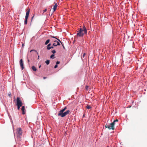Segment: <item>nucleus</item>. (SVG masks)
<instances>
[{
  "instance_id": "37",
  "label": "nucleus",
  "mask_w": 147,
  "mask_h": 147,
  "mask_svg": "<svg viewBox=\"0 0 147 147\" xmlns=\"http://www.w3.org/2000/svg\"><path fill=\"white\" fill-rule=\"evenodd\" d=\"M51 47V46H49V47Z\"/></svg>"
},
{
  "instance_id": "27",
  "label": "nucleus",
  "mask_w": 147,
  "mask_h": 147,
  "mask_svg": "<svg viewBox=\"0 0 147 147\" xmlns=\"http://www.w3.org/2000/svg\"><path fill=\"white\" fill-rule=\"evenodd\" d=\"M58 67V66L57 65H55L54 66V68H57V67Z\"/></svg>"
},
{
  "instance_id": "5",
  "label": "nucleus",
  "mask_w": 147,
  "mask_h": 147,
  "mask_svg": "<svg viewBox=\"0 0 147 147\" xmlns=\"http://www.w3.org/2000/svg\"><path fill=\"white\" fill-rule=\"evenodd\" d=\"M16 105H19L20 106H22V103L21 100H20L19 97H17L16 99Z\"/></svg>"
},
{
  "instance_id": "20",
  "label": "nucleus",
  "mask_w": 147,
  "mask_h": 147,
  "mask_svg": "<svg viewBox=\"0 0 147 147\" xmlns=\"http://www.w3.org/2000/svg\"><path fill=\"white\" fill-rule=\"evenodd\" d=\"M52 53H53V54H54L55 53H56V52L55 50H54L52 51H51Z\"/></svg>"
},
{
  "instance_id": "25",
  "label": "nucleus",
  "mask_w": 147,
  "mask_h": 147,
  "mask_svg": "<svg viewBox=\"0 0 147 147\" xmlns=\"http://www.w3.org/2000/svg\"><path fill=\"white\" fill-rule=\"evenodd\" d=\"M17 105L18 107V110H19L20 107H21V106H20L19 105Z\"/></svg>"
},
{
  "instance_id": "34",
  "label": "nucleus",
  "mask_w": 147,
  "mask_h": 147,
  "mask_svg": "<svg viewBox=\"0 0 147 147\" xmlns=\"http://www.w3.org/2000/svg\"><path fill=\"white\" fill-rule=\"evenodd\" d=\"M28 62H29V61H30L29 60V59H28Z\"/></svg>"
},
{
  "instance_id": "3",
  "label": "nucleus",
  "mask_w": 147,
  "mask_h": 147,
  "mask_svg": "<svg viewBox=\"0 0 147 147\" xmlns=\"http://www.w3.org/2000/svg\"><path fill=\"white\" fill-rule=\"evenodd\" d=\"M105 127L106 128H108L109 129L114 130L115 129L114 123H112L108 124H107L105 125Z\"/></svg>"
},
{
  "instance_id": "31",
  "label": "nucleus",
  "mask_w": 147,
  "mask_h": 147,
  "mask_svg": "<svg viewBox=\"0 0 147 147\" xmlns=\"http://www.w3.org/2000/svg\"><path fill=\"white\" fill-rule=\"evenodd\" d=\"M62 45L63 46V48L64 49H65V47H64V45H63H63Z\"/></svg>"
},
{
  "instance_id": "19",
  "label": "nucleus",
  "mask_w": 147,
  "mask_h": 147,
  "mask_svg": "<svg viewBox=\"0 0 147 147\" xmlns=\"http://www.w3.org/2000/svg\"><path fill=\"white\" fill-rule=\"evenodd\" d=\"M32 51H35V52H36L37 53V54L38 55V53L36 51V50H31L30 51V52H32Z\"/></svg>"
},
{
  "instance_id": "7",
  "label": "nucleus",
  "mask_w": 147,
  "mask_h": 147,
  "mask_svg": "<svg viewBox=\"0 0 147 147\" xmlns=\"http://www.w3.org/2000/svg\"><path fill=\"white\" fill-rule=\"evenodd\" d=\"M30 9H28V11L26 12V15L25 16V18H28L29 15V14L30 12Z\"/></svg>"
},
{
  "instance_id": "13",
  "label": "nucleus",
  "mask_w": 147,
  "mask_h": 147,
  "mask_svg": "<svg viewBox=\"0 0 147 147\" xmlns=\"http://www.w3.org/2000/svg\"><path fill=\"white\" fill-rule=\"evenodd\" d=\"M32 69L35 71H36V69L35 67L34 66H32Z\"/></svg>"
},
{
  "instance_id": "29",
  "label": "nucleus",
  "mask_w": 147,
  "mask_h": 147,
  "mask_svg": "<svg viewBox=\"0 0 147 147\" xmlns=\"http://www.w3.org/2000/svg\"><path fill=\"white\" fill-rule=\"evenodd\" d=\"M34 16H33L32 18V19H31V21H32V19H33V18H34Z\"/></svg>"
},
{
  "instance_id": "10",
  "label": "nucleus",
  "mask_w": 147,
  "mask_h": 147,
  "mask_svg": "<svg viewBox=\"0 0 147 147\" xmlns=\"http://www.w3.org/2000/svg\"><path fill=\"white\" fill-rule=\"evenodd\" d=\"M57 6V3H56L53 7V9L54 10V11H55V10H56Z\"/></svg>"
},
{
  "instance_id": "30",
  "label": "nucleus",
  "mask_w": 147,
  "mask_h": 147,
  "mask_svg": "<svg viewBox=\"0 0 147 147\" xmlns=\"http://www.w3.org/2000/svg\"><path fill=\"white\" fill-rule=\"evenodd\" d=\"M53 40L54 42H57V40Z\"/></svg>"
},
{
  "instance_id": "35",
  "label": "nucleus",
  "mask_w": 147,
  "mask_h": 147,
  "mask_svg": "<svg viewBox=\"0 0 147 147\" xmlns=\"http://www.w3.org/2000/svg\"><path fill=\"white\" fill-rule=\"evenodd\" d=\"M46 78V77H44L43 78L44 79H45Z\"/></svg>"
},
{
  "instance_id": "26",
  "label": "nucleus",
  "mask_w": 147,
  "mask_h": 147,
  "mask_svg": "<svg viewBox=\"0 0 147 147\" xmlns=\"http://www.w3.org/2000/svg\"><path fill=\"white\" fill-rule=\"evenodd\" d=\"M60 63V62L59 61H57L56 62V65H58V64H59Z\"/></svg>"
},
{
  "instance_id": "15",
  "label": "nucleus",
  "mask_w": 147,
  "mask_h": 147,
  "mask_svg": "<svg viewBox=\"0 0 147 147\" xmlns=\"http://www.w3.org/2000/svg\"><path fill=\"white\" fill-rule=\"evenodd\" d=\"M45 63H46L47 65H48L50 63V61L49 60H47L45 62Z\"/></svg>"
},
{
  "instance_id": "17",
  "label": "nucleus",
  "mask_w": 147,
  "mask_h": 147,
  "mask_svg": "<svg viewBox=\"0 0 147 147\" xmlns=\"http://www.w3.org/2000/svg\"><path fill=\"white\" fill-rule=\"evenodd\" d=\"M50 41V40L49 39L47 40L45 42V45H47L49 42Z\"/></svg>"
},
{
  "instance_id": "1",
  "label": "nucleus",
  "mask_w": 147,
  "mask_h": 147,
  "mask_svg": "<svg viewBox=\"0 0 147 147\" xmlns=\"http://www.w3.org/2000/svg\"><path fill=\"white\" fill-rule=\"evenodd\" d=\"M77 37H82L85 34L87 33V30L86 28L84 26H83V29L80 28L78 29V31L77 32Z\"/></svg>"
},
{
  "instance_id": "32",
  "label": "nucleus",
  "mask_w": 147,
  "mask_h": 147,
  "mask_svg": "<svg viewBox=\"0 0 147 147\" xmlns=\"http://www.w3.org/2000/svg\"><path fill=\"white\" fill-rule=\"evenodd\" d=\"M39 55H38V59H39Z\"/></svg>"
},
{
  "instance_id": "16",
  "label": "nucleus",
  "mask_w": 147,
  "mask_h": 147,
  "mask_svg": "<svg viewBox=\"0 0 147 147\" xmlns=\"http://www.w3.org/2000/svg\"><path fill=\"white\" fill-rule=\"evenodd\" d=\"M86 108L88 109H91L92 107H91L89 105H87L86 106Z\"/></svg>"
},
{
  "instance_id": "22",
  "label": "nucleus",
  "mask_w": 147,
  "mask_h": 147,
  "mask_svg": "<svg viewBox=\"0 0 147 147\" xmlns=\"http://www.w3.org/2000/svg\"><path fill=\"white\" fill-rule=\"evenodd\" d=\"M57 42V45H60V43H59V42L58 41H57V42Z\"/></svg>"
},
{
  "instance_id": "2",
  "label": "nucleus",
  "mask_w": 147,
  "mask_h": 147,
  "mask_svg": "<svg viewBox=\"0 0 147 147\" xmlns=\"http://www.w3.org/2000/svg\"><path fill=\"white\" fill-rule=\"evenodd\" d=\"M66 109L67 107H65L64 109L60 110L58 114V116H61V117H63L66 115L68 114L70 112L69 110H68L66 111L63 112Z\"/></svg>"
},
{
  "instance_id": "21",
  "label": "nucleus",
  "mask_w": 147,
  "mask_h": 147,
  "mask_svg": "<svg viewBox=\"0 0 147 147\" xmlns=\"http://www.w3.org/2000/svg\"><path fill=\"white\" fill-rule=\"evenodd\" d=\"M118 120L117 119H116V120H114L113 122V123H114V125H115V122H118Z\"/></svg>"
},
{
  "instance_id": "36",
  "label": "nucleus",
  "mask_w": 147,
  "mask_h": 147,
  "mask_svg": "<svg viewBox=\"0 0 147 147\" xmlns=\"http://www.w3.org/2000/svg\"><path fill=\"white\" fill-rule=\"evenodd\" d=\"M86 88L87 89V88H88V86H86Z\"/></svg>"
},
{
  "instance_id": "38",
  "label": "nucleus",
  "mask_w": 147,
  "mask_h": 147,
  "mask_svg": "<svg viewBox=\"0 0 147 147\" xmlns=\"http://www.w3.org/2000/svg\"><path fill=\"white\" fill-rule=\"evenodd\" d=\"M22 45V46H24V44H23Z\"/></svg>"
},
{
  "instance_id": "24",
  "label": "nucleus",
  "mask_w": 147,
  "mask_h": 147,
  "mask_svg": "<svg viewBox=\"0 0 147 147\" xmlns=\"http://www.w3.org/2000/svg\"><path fill=\"white\" fill-rule=\"evenodd\" d=\"M47 11V9L46 8L43 11V13L44 12H46Z\"/></svg>"
},
{
  "instance_id": "23",
  "label": "nucleus",
  "mask_w": 147,
  "mask_h": 147,
  "mask_svg": "<svg viewBox=\"0 0 147 147\" xmlns=\"http://www.w3.org/2000/svg\"><path fill=\"white\" fill-rule=\"evenodd\" d=\"M53 46H54V47H56L57 46V44H56L55 43H53Z\"/></svg>"
},
{
  "instance_id": "39",
  "label": "nucleus",
  "mask_w": 147,
  "mask_h": 147,
  "mask_svg": "<svg viewBox=\"0 0 147 147\" xmlns=\"http://www.w3.org/2000/svg\"><path fill=\"white\" fill-rule=\"evenodd\" d=\"M107 147H109V146H107Z\"/></svg>"
},
{
  "instance_id": "4",
  "label": "nucleus",
  "mask_w": 147,
  "mask_h": 147,
  "mask_svg": "<svg viewBox=\"0 0 147 147\" xmlns=\"http://www.w3.org/2000/svg\"><path fill=\"white\" fill-rule=\"evenodd\" d=\"M22 130L20 128H17L16 129V134L18 137H20L22 135Z\"/></svg>"
},
{
  "instance_id": "28",
  "label": "nucleus",
  "mask_w": 147,
  "mask_h": 147,
  "mask_svg": "<svg viewBox=\"0 0 147 147\" xmlns=\"http://www.w3.org/2000/svg\"><path fill=\"white\" fill-rule=\"evenodd\" d=\"M86 55V53H83V57H84V56L85 55Z\"/></svg>"
},
{
  "instance_id": "8",
  "label": "nucleus",
  "mask_w": 147,
  "mask_h": 147,
  "mask_svg": "<svg viewBox=\"0 0 147 147\" xmlns=\"http://www.w3.org/2000/svg\"><path fill=\"white\" fill-rule=\"evenodd\" d=\"M49 46H51V44L50 43L47 46V50H50L51 49L53 48V46H51L50 47H49Z\"/></svg>"
},
{
  "instance_id": "18",
  "label": "nucleus",
  "mask_w": 147,
  "mask_h": 147,
  "mask_svg": "<svg viewBox=\"0 0 147 147\" xmlns=\"http://www.w3.org/2000/svg\"><path fill=\"white\" fill-rule=\"evenodd\" d=\"M50 57L51 58L54 59L55 58L54 55L53 54Z\"/></svg>"
},
{
  "instance_id": "33",
  "label": "nucleus",
  "mask_w": 147,
  "mask_h": 147,
  "mask_svg": "<svg viewBox=\"0 0 147 147\" xmlns=\"http://www.w3.org/2000/svg\"><path fill=\"white\" fill-rule=\"evenodd\" d=\"M40 67H41V65H40V66H39V68H40Z\"/></svg>"
},
{
  "instance_id": "6",
  "label": "nucleus",
  "mask_w": 147,
  "mask_h": 147,
  "mask_svg": "<svg viewBox=\"0 0 147 147\" xmlns=\"http://www.w3.org/2000/svg\"><path fill=\"white\" fill-rule=\"evenodd\" d=\"M20 67L22 70L24 69V64L23 63V61L22 59H21L20 61Z\"/></svg>"
},
{
  "instance_id": "12",
  "label": "nucleus",
  "mask_w": 147,
  "mask_h": 147,
  "mask_svg": "<svg viewBox=\"0 0 147 147\" xmlns=\"http://www.w3.org/2000/svg\"><path fill=\"white\" fill-rule=\"evenodd\" d=\"M51 37L54 38L55 39H57L59 41V42H60L61 43V44L62 45H63V44L62 43V42L59 39L57 38H56L54 36H51Z\"/></svg>"
},
{
  "instance_id": "11",
  "label": "nucleus",
  "mask_w": 147,
  "mask_h": 147,
  "mask_svg": "<svg viewBox=\"0 0 147 147\" xmlns=\"http://www.w3.org/2000/svg\"><path fill=\"white\" fill-rule=\"evenodd\" d=\"M51 37L54 38L55 39H57L59 41V42H60L61 43V44L62 45H63V44L62 43V42L59 39L57 38H56L54 36H51Z\"/></svg>"
},
{
  "instance_id": "14",
  "label": "nucleus",
  "mask_w": 147,
  "mask_h": 147,
  "mask_svg": "<svg viewBox=\"0 0 147 147\" xmlns=\"http://www.w3.org/2000/svg\"><path fill=\"white\" fill-rule=\"evenodd\" d=\"M28 18H25V21H24V23L25 24H26L27 23V20Z\"/></svg>"
},
{
  "instance_id": "9",
  "label": "nucleus",
  "mask_w": 147,
  "mask_h": 147,
  "mask_svg": "<svg viewBox=\"0 0 147 147\" xmlns=\"http://www.w3.org/2000/svg\"><path fill=\"white\" fill-rule=\"evenodd\" d=\"M25 109L24 106H22V109H21V110H22V114L23 115H24L25 113V111H24Z\"/></svg>"
}]
</instances>
